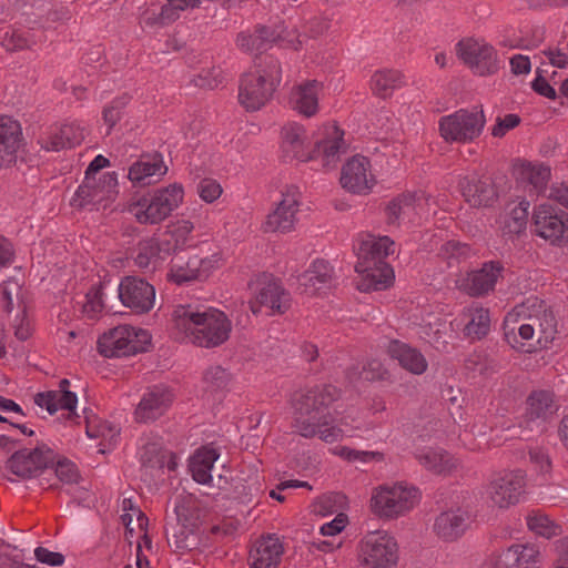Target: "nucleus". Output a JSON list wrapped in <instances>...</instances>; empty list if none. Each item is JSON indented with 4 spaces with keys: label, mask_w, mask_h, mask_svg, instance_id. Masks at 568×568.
<instances>
[{
    "label": "nucleus",
    "mask_w": 568,
    "mask_h": 568,
    "mask_svg": "<svg viewBox=\"0 0 568 568\" xmlns=\"http://www.w3.org/2000/svg\"><path fill=\"white\" fill-rule=\"evenodd\" d=\"M337 396L338 392L332 385L295 394L292 399L294 433L304 438L316 437L327 444L353 437L359 426L354 425V418L341 416L332 408Z\"/></svg>",
    "instance_id": "f257e3e1"
},
{
    "label": "nucleus",
    "mask_w": 568,
    "mask_h": 568,
    "mask_svg": "<svg viewBox=\"0 0 568 568\" xmlns=\"http://www.w3.org/2000/svg\"><path fill=\"white\" fill-rule=\"evenodd\" d=\"M344 132L335 124H326L318 129L315 142L306 128L297 122H290L281 131V154L285 161L318 162L322 168L336 165L345 151Z\"/></svg>",
    "instance_id": "f03ea898"
},
{
    "label": "nucleus",
    "mask_w": 568,
    "mask_h": 568,
    "mask_svg": "<svg viewBox=\"0 0 568 568\" xmlns=\"http://www.w3.org/2000/svg\"><path fill=\"white\" fill-rule=\"evenodd\" d=\"M172 322L182 341L205 348L225 343L232 329L231 321L222 311L203 305H178Z\"/></svg>",
    "instance_id": "7ed1b4c3"
},
{
    "label": "nucleus",
    "mask_w": 568,
    "mask_h": 568,
    "mask_svg": "<svg viewBox=\"0 0 568 568\" xmlns=\"http://www.w3.org/2000/svg\"><path fill=\"white\" fill-rule=\"evenodd\" d=\"M556 318L544 301L536 296L528 297L507 313L504 320V334L507 342L517 347V333L523 341H529L535 335L541 347L550 343L556 329Z\"/></svg>",
    "instance_id": "20e7f679"
},
{
    "label": "nucleus",
    "mask_w": 568,
    "mask_h": 568,
    "mask_svg": "<svg viewBox=\"0 0 568 568\" xmlns=\"http://www.w3.org/2000/svg\"><path fill=\"white\" fill-rule=\"evenodd\" d=\"M357 263L355 271L361 280L357 287L361 291L382 290L394 278V272L385 258L395 253V243L388 236L363 234L355 245Z\"/></svg>",
    "instance_id": "39448f33"
},
{
    "label": "nucleus",
    "mask_w": 568,
    "mask_h": 568,
    "mask_svg": "<svg viewBox=\"0 0 568 568\" xmlns=\"http://www.w3.org/2000/svg\"><path fill=\"white\" fill-rule=\"evenodd\" d=\"M281 79L282 71L277 59L271 55L261 58L254 70L244 74L241 80L240 103L250 111L260 109L268 101Z\"/></svg>",
    "instance_id": "423d86ee"
},
{
    "label": "nucleus",
    "mask_w": 568,
    "mask_h": 568,
    "mask_svg": "<svg viewBox=\"0 0 568 568\" xmlns=\"http://www.w3.org/2000/svg\"><path fill=\"white\" fill-rule=\"evenodd\" d=\"M420 499L419 490L406 483L379 485L373 489L369 507L379 518L394 519L409 513Z\"/></svg>",
    "instance_id": "0eeeda50"
},
{
    "label": "nucleus",
    "mask_w": 568,
    "mask_h": 568,
    "mask_svg": "<svg viewBox=\"0 0 568 568\" xmlns=\"http://www.w3.org/2000/svg\"><path fill=\"white\" fill-rule=\"evenodd\" d=\"M184 199V187L180 183H172L155 190L148 196H142L130 204L129 211L140 223H159L176 210Z\"/></svg>",
    "instance_id": "6e6552de"
},
{
    "label": "nucleus",
    "mask_w": 568,
    "mask_h": 568,
    "mask_svg": "<svg viewBox=\"0 0 568 568\" xmlns=\"http://www.w3.org/2000/svg\"><path fill=\"white\" fill-rule=\"evenodd\" d=\"M398 545L387 530L367 532L358 545L361 568H396Z\"/></svg>",
    "instance_id": "1a4fd4ad"
},
{
    "label": "nucleus",
    "mask_w": 568,
    "mask_h": 568,
    "mask_svg": "<svg viewBox=\"0 0 568 568\" xmlns=\"http://www.w3.org/2000/svg\"><path fill=\"white\" fill-rule=\"evenodd\" d=\"M150 342L151 335L146 329L124 324L102 334L98 348L104 357H121L145 351Z\"/></svg>",
    "instance_id": "9d476101"
},
{
    "label": "nucleus",
    "mask_w": 568,
    "mask_h": 568,
    "mask_svg": "<svg viewBox=\"0 0 568 568\" xmlns=\"http://www.w3.org/2000/svg\"><path fill=\"white\" fill-rule=\"evenodd\" d=\"M525 494L526 474L523 470H504L493 475L483 491L486 501L499 509L519 504Z\"/></svg>",
    "instance_id": "9b49d317"
},
{
    "label": "nucleus",
    "mask_w": 568,
    "mask_h": 568,
    "mask_svg": "<svg viewBox=\"0 0 568 568\" xmlns=\"http://www.w3.org/2000/svg\"><path fill=\"white\" fill-rule=\"evenodd\" d=\"M486 118L481 109H459L439 120V133L446 142L471 143L484 130Z\"/></svg>",
    "instance_id": "f8f14e48"
},
{
    "label": "nucleus",
    "mask_w": 568,
    "mask_h": 568,
    "mask_svg": "<svg viewBox=\"0 0 568 568\" xmlns=\"http://www.w3.org/2000/svg\"><path fill=\"white\" fill-rule=\"evenodd\" d=\"M118 175L115 172H105L99 176H89L78 187L71 200L74 207L93 205L106 207L118 195Z\"/></svg>",
    "instance_id": "ddd939ff"
},
{
    "label": "nucleus",
    "mask_w": 568,
    "mask_h": 568,
    "mask_svg": "<svg viewBox=\"0 0 568 568\" xmlns=\"http://www.w3.org/2000/svg\"><path fill=\"white\" fill-rule=\"evenodd\" d=\"M55 458L54 452L42 444L34 448H23L14 453L8 462V468L18 477H39L40 485L44 486L49 465Z\"/></svg>",
    "instance_id": "4468645a"
},
{
    "label": "nucleus",
    "mask_w": 568,
    "mask_h": 568,
    "mask_svg": "<svg viewBox=\"0 0 568 568\" xmlns=\"http://www.w3.org/2000/svg\"><path fill=\"white\" fill-rule=\"evenodd\" d=\"M455 50L464 64L477 75H490L499 69L497 51L483 39H463L456 44Z\"/></svg>",
    "instance_id": "2eb2a0df"
},
{
    "label": "nucleus",
    "mask_w": 568,
    "mask_h": 568,
    "mask_svg": "<svg viewBox=\"0 0 568 568\" xmlns=\"http://www.w3.org/2000/svg\"><path fill=\"white\" fill-rule=\"evenodd\" d=\"M532 223L538 236L555 245L568 243V215L549 203L537 205Z\"/></svg>",
    "instance_id": "dca6fc26"
},
{
    "label": "nucleus",
    "mask_w": 568,
    "mask_h": 568,
    "mask_svg": "<svg viewBox=\"0 0 568 568\" xmlns=\"http://www.w3.org/2000/svg\"><path fill=\"white\" fill-rule=\"evenodd\" d=\"M433 203L435 200L424 192L404 193L388 203L386 207L387 223L398 226L406 222H414L416 216L429 214Z\"/></svg>",
    "instance_id": "f3484780"
},
{
    "label": "nucleus",
    "mask_w": 568,
    "mask_h": 568,
    "mask_svg": "<svg viewBox=\"0 0 568 568\" xmlns=\"http://www.w3.org/2000/svg\"><path fill=\"white\" fill-rule=\"evenodd\" d=\"M300 190L296 186H285L281 191V200L275 209L266 216L264 230L266 232L286 233L294 229L300 206Z\"/></svg>",
    "instance_id": "a211bd4d"
},
{
    "label": "nucleus",
    "mask_w": 568,
    "mask_h": 568,
    "mask_svg": "<svg viewBox=\"0 0 568 568\" xmlns=\"http://www.w3.org/2000/svg\"><path fill=\"white\" fill-rule=\"evenodd\" d=\"M339 182L344 190L364 195L373 190L377 180L371 161L366 156L354 155L343 164Z\"/></svg>",
    "instance_id": "6ab92c4d"
},
{
    "label": "nucleus",
    "mask_w": 568,
    "mask_h": 568,
    "mask_svg": "<svg viewBox=\"0 0 568 568\" xmlns=\"http://www.w3.org/2000/svg\"><path fill=\"white\" fill-rule=\"evenodd\" d=\"M556 409L551 393L547 390L532 392L527 398L525 414L519 420L520 436L526 432L541 433L546 422Z\"/></svg>",
    "instance_id": "aec40b11"
},
{
    "label": "nucleus",
    "mask_w": 568,
    "mask_h": 568,
    "mask_svg": "<svg viewBox=\"0 0 568 568\" xmlns=\"http://www.w3.org/2000/svg\"><path fill=\"white\" fill-rule=\"evenodd\" d=\"M219 254H212L205 257L194 255L187 260L183 256H175L172 260L169 277L176 284L200 280L206 277L212 270L219 266Z\"/></svg>",
    "instance_id": "412c9836"
},
{
    "label": "nucleus",
    "mask_w": 568,
    "mask_h": 568,
    "mask_svg": "<svg viewBox=\"0 0 568 568\" xmlns=\"http://www.w3.org/2000/svg\"><path fill=\"white\" fill-rule=\"evenodd\" d=\"M122 304L135 313H146L153 308L155 302L154 287L142 278L128 276L118 287Z\"/></svg>",
    "instance_id": "4be33fe9"
},
{
    "label": "nucleus",
    "mask_w": 568,
    "mask_h": 568,
    "mask_svg": "<svg viewBox=\"0 0 568 568\" xmlns=\"http://www.w3.org/2000/svg\"><path fill=\"white\" fill-rule=\"evenodd\" d=\"M504 267L499 262L484 263L479 270L468 273L457 281L458 287L471 296H480L493 291L501 277Z\"/></svg>",
    "instance_id": "5701e85b"
},
{
    "label": "nucleus",
    "mask_w": 568,
    "mask_h": 568,
    "mask_svg": "<svg viewBox=\"0 0 568 568\" xmlns=\"http://www.w3.org/2000/svg\"><path fill=\"white\" fill-rule=\"evenodd\" d=\"M172 392L164 385H155L143 394L136 409L135 418L139 422H150L162 416L171 406Z\"/></svg>",
    "instance_id": "b1692460"
},
{
    "label": "nucleus",
    "mask_w": 568,
    "mask_h": 568,
    "mask_svg": "<svg viewBox=\"0 0 568 568\" xmlns=\"http://www.w3.org/2000/svg\"><path fill=\"white\" fill-rule=\"evenodd\" d=\"M288 306L290 294L272 278L260 284L255 297L250 302V308L254 314H257L262 307L271 310L272 313H283Z\"/></svg>",
    "instance_id": "393cba45"
},
{
    "label": "nucleus",
    "mask_w": 568,
    "mask_h": 568,
    "mask_svg": "<svg viewBox=\"0 0 568 568\" xmlns=\"http://www.w3.org/2000/svg\"><path fill=\"white\" fill-rule=\"evenodd\" d=\"M168 172L163 155L150 153L131 164L128 179L136 186H146L159 181Z\"/></svg>",
    "instance_id": "a878e982"
},
{
    "label": "nucleus",
    "mask_w": 568,
    "mask_h": 568,
    "mask_svg": "<svg viewBox=\"0 0 568 568\" xmlns=\"http://www.w3.org/2000/svg\"><path fill=\"white\" fill-rule=\"evenodd\" d=\"M323 85L316 80H307L296 84L290 95V106L305 118L314 116L320 109V97Z\"/></svg>",
    "instance_id": "bb28decb"
},
{
    "label": "nucleus",
    "mask_w": 568,
    "mask_h": 568,
    "mask_svg": "<svg viewBox=\"0 0 568 568\" xmlns=\"http://www.w3.org/2000/svg\"><path fill=\"white\" fill-rule=\"evenodd\" d=\"M286 40L294 49H298L302 47L304 40L301 39V36L293 39L283 36V31H273L265 27L256 28L253 32L244 31L237 36V47L250 53H257L265 50L272 42L275 40Z\"/></svg>",
    "instance_id": "cd10ccee"
},
{
    "label": "nucleus",
    "mask_w": 568,
    "mask_h": 568,
    "mask_svg": "<svg viewBox=\"0 0 568 568\" xmlns=\"http://www.w3.org/2000/svg\"><path fill=\"white\" fill-rule=\"evenodd\" d=\"M69 386L70 382L68 379H61L58 389L37 394L34 403L51 415L58 410H64L68 416H71L75 413L78 397L75 393L69 389Z\"/></svg>",
    "instance_id": "c85d7f7f"
},
{
    "label": "nucleus",
    "mask_w": 568,
    "mask_h": 568,
    "mask_svg": "<svg viewBox=\"0 0 568 568\" xmlns=\"http://www.w3.org/2000/svg\"><path fill=\"white\" fill-rule=\"evenodd\" d=\"M470 524V515L464 509H452L439 514L434 523V532L444 541H455L460 538Z\"/></svg>",
    "instance_id": "c756f323"
},
{
    "label": "nucleus",
    "mask_w": 568,
    "mask_h": 568,
    "mask_svg": "<svg viewBox=\"0 0 568 568\" xmlns=\"http://www.w3.org/2000/svg\"><path fill=\"white\" fill-rule=\"evenodd\" d=\"M452 324L457 329H462L465 336L471 339H479L489 332V312L474 303L464 308L463 313Z\"/></svg>",
    "instance_id": "7c9ffc66"
},
{
    "label": "nucleus",
    "mask_w": 568,
    "mask_h": 568,
    "mask_svg": "<svg viewBox=\"0 0 568 568\" xmlns=\"http://www.w3.org/2000/svg\"><path fill=\"white\" fill-rule=\"evenodd\" d=\"M284 548L280 538L267 535L258 539L250 551V568H277Z\"/></svg>",
    "instance_id": "2f4dec72"
},
{
    "label": "nucleus",
    "mask_w": 568,
    "mask_h": 568,
    "mask_svg": "<svg viewBox=\"0 0 568 568\" xmlns=\"http://www.w3.org/2000/svg\"><path fill=\"white\" fill-rule=\"evenodd\" d=\"M21 141L19 122L10 116H0V168L17 161Z\"/></svg>",
    "instance_id": "473e14b6"
},
{
    "label": "nucleus",
    "mask_w": 568,
    "mask_h": 568,
    "mask_svg": "<svg viewBox=\"0 0 568 568\" xmlns=\"http://www.w3.org/2000/svg\"><path fill=\"white\" fill-rule=\"evenodd\" d=\"M458 186L465 202L473 207L490 205L496 195L491 183L475 174L462 178Z\"/></svg>",
    "instance_id": "72a5a7b5"
},
{
    "label": "nucleus",
    "mask_w": 568,
    "mask_h": 568,
    "mask_svg": "<svg viewBox=\"0 0 568 568\" xmlns=\"http://www.w3.org/2000/svg\"><path fill=\"white\" fill-rule=\"evenodd\" d=\"M540 550L535 544H516L507 548L499 558L505 568H538Z\"/></svg>",
    "instance_id": "f704fd0d"
},
{
    "label": "nucleus",
    "mask_w": 568,
    "mask_h": 568,
    "mask_svg": "<svg viewBox=\"0 0 568 568\" xmlns=\"http://www.w3.org/2000/svg\"><path fill=\"white\" fill-rule=\"evenodd\" d=\"M219 457L220 453L211 445L196 449L189 459V469L193 479L201 485H211L212 469Z\"/></svg>",
    "instance_id": "c9c22d12"
},
{
    "label": "nucleus",
    "mask_w": 568,
    "mask_h": 568,
    "mask_svg": "<svg viewBox=\"0 0 568 568\" xmlns=\"http://www.w3.org/2000/svg\"><path fill=\"white\" fill-rule=\"evenodd\" d=\"M387 352L392 358L398 361L399 365L412 374L422 375L428 367L425 356L418 349L403 342L390 341L387 345Z\"/></svg>",
    "instance_id": "e433bc0d"
},
{
    "label": "nucleus",
    "mask_w": 568,
    "mask_h": 568,
    "mask_svg": "<svg viewBox=\"0 0 568 568\" xmlns=\"http://www.w3.org/2000/svg\"><path fill=\"white\" fill-rule=\"evenodd\" d=\"M332 280V268L325 261H314L310 267L298 276V288L305 294H317L326 288Z\"/></svg>",
    "instance_id": "4c0bfd02"
},
{
    "label": "nucleus",
    "mask_w": 568,
    "mask_h": 568,
    "mask_svg": "<svg viewBox=\"0 0 568 568\" xmlns=\"http://www.w3.org/2000/svg\"><path fill=\"white\" fill-rule=\"evenodd\" d=\"M418 463L427 470L446 475L457 467V459L442 448H423L414 453Z\"/></svg>",
    "instance_id": "58836bf2"
},
{
    "label": "nucleus",
    "mask_w": 568,
    "mask_h": 568,
    "mask_svg": "<svg viewBox=\"0 0 568 568\" xmlns=\"http://www.w3.org/2000/svg\"><path fill=\"white\" fill-rule=\"evenodd\" d=\"M87 435L89 438L99 439V453L105 454L116 445L120 427L112 422L93 417L87 422Z\"/></svg>",
    "instance_id": "ea45409f"
},
{
    "label": "nucleus",
    "mask_w": 568,
    "mask_h": 568,
    "mask_svg": "<svg viewBox=\"0 0 568 568\" xmlns=\"http://www.w3.org/2000/svg\"><path fill=\"white\" fill-rule=\"evenodd\" d=\"M193 225L191 222L184 220L178 221L170 225L156 240L163 253L169 255L171 252L183 248L190 243Z\"/></svg>",
    "instance_id": "a19ab883"
},
{
    "label": "nucleus",
    "mask_w": 568,
    "mask_h": 568,
    "mask_svg": "<svg viewBox=\"0 0 568 568\" xmlns=\"http://www.w3.org/2000/svg\"><path fill=\"white\" fill-rule=\"evenodd\" d=\"M529 206L530 204L526 200L508 204L505 214L498 220L501 232L508 235L523 232L527 224Z\"/></svg>",
    "instance_id": "79ce46f5"
},
{
    "label": "nucleus",
    "mask_w": 568,
    "mask_h": 568,
    "mask_svg": "<svg viewBox=\"0 0 568 568\" xmlns=\"http://www.w3.org/2000/svg\"><path fill=\"white\" fill-rule=\"evenodd\" d=\"M123 514L121 515V523L126 528V538H132L133 534L138 531L142 535L145 545H150V539L146 534L148 517L136 508L130 498H124L122 501Z\"/></svg>",
    "instance_id": "37998d69"
},
{
    "label": "nucleus",
    "mask_w": 568,
    "mask_h": 568,
    "mask_svg": "<svg viewBox=\"0 0 568 568\" xmlns=\"http://www.w3.org/2000/svg\"><path fill=\"white\" fill-rule=\"evenodd\" d=\"M50 471L44 480V488H58L61 485H72L77 483L79 474L77 467L70 460L62 458L53 460L49 465Z\"/></svg>",
    "instance_id": "c03bdc74"
},
{
    "label": "nucleus",
    "mask_w": 568,
    "mask_h": 568,
    "mask_svg": "<svg viewBox=\"0 0 568 568\" xmlns=\"http://www.w3.org/2000/svg\"><path fill=\"white\" fill-rule=\"evenodd\" d=\"M165 255L158 240L149 239L140 242L134 256V263L140 268L154 270L164 260Z\"/></svg>",
    "instance_id": "a18cd8bd"
},
{
    "label": "nucleus",
    "mask_w": 568,
    "mask_h": 568,
    "mask_svg": "<svg viewBox=\"0 0 568 568\" xmlns=\"http://www.w3.org/2000/svg\"><path fill=\"white\" fill-rule=\"evenodd\" d=\"M527 526L531 532L545 538H551L560 535L561 527L555 523L548 515L538 510H532L527 515Z\"/></svg>",
    "instance_id": "49530a36"
},
{
    "label": "nucleus",
    "mask_w": 568,
    "mask_h": 568,
    "mask_svg": "<svg viewBox=\"0 0 568 568\" xmlns=\"http://www.w3.org/2000/svg\"><path fill=\"white\" fill-rule=\"evenodd\" d=\"M402 84V74L395 70L377 71L372 77L371 87L375 94L387 97Z\"/></svg>",
    "instance_id": "de8ad7c7"
},
{
    "label": "nucleus",
    "mask_w": 568,
    "mask_h": 568,
    "mask_svg": "<svg viewBox=\"0 0 568 568\" xmlns=\"http://www.w3.org/2000/svg\"><path fill=\"white\" fill-rule=\"evenodd\" d=\"M549 174L550 171L545 165L523 163L519 166L520 179L529 183L537 193L545 190Z\"/></svg>",
    "instance_id": "09e8293b"
},
{
    "label": "nucleus",
    "mask_w": 568,
    "mask_h": 568,
    "mask_svg": "<svg viewBox=\"0 0 568 568\" xmlns=\"http://www.w3.org/2000/svg\"><path fill=\"white\" fill-rule=\"evenodd\" d=\"M63 141H51L48 148L54 152L64 148H73L81 143L84 138V129L77 122H71L58 128Z\"/></svg>",
    "instance_id": "8fccbe9b"
},
{
    "label": "nucleus",
    "mask_w": 568,
    "mask_h": 568,
    "mask_svg": "<svg viewBox=\"0 0 568 568\" xmlns=\"http://www.w3.org/2000/svg\"><path fill=\"white\" fill-rule=\"evenodd\" d=\"M14 414L23 416L22 408L12 399L0 396V422L8 423L11 427L17 428L26 436H32L33 430L29 429L26 425L19 423L18 418L7 417V415Z\"/></svg>",
    "instance_id": "3c124183"
},
{
    "label": "nucleus",
    "mask_w": 568,
    "mask_h": 568,
    "mask_svg": "<svg viewBox=\"0 0 568 568\" xmlns=\"http://www.w3.org/2000/svg\"><path fill=\"white\" fill-rule=\"evenodd\" d=\"M331 452L333 455L338 456L347 462L368 464L384 460V454L381 452L356 450L347 446H336Z\"/></svg>",
    "instance_id": "603ef678"
},
{
    "label": "nucleus",
    "mask_w": 568,
    "mask_h": 568,
    "mask_svg": "<svg viewBox=\"0 0 568 568\" xmlns=\"http://www.w3.org/2000/svg\"><path fill=\"white\" fill-rule=\"evenodd\" d=\"M196 504V498L192 495L179 496L174 507L178 519L184 525H195L200 518Z\"/></svg>",
    "instance_id": "864d4df0"
},
{
    "label": "nucleus",
    "mask_w": 568,
    "mask_h": 568,
    "mask_svg": "<svg viewBox=\"0 0 568 568\" xmlns=\"http://www.w3.org/2000/svg\"><path fill=\"white\" fill-rule=\"evenodd\" d=\"M494 426H499L501 428H509L506 422L504 420H497V422H487L486 416L484 415H477L475 417L474 423L471 424L469 429H465L464 434H460V440L464 443L465 446H468L469 449H476L477 447L474 445H470L467 443V435L473 434L475 436H485L488 430L493 429Z\"/></svg>",
    "instance_id": "5fc2aeb1"
},
{
    "label": "nucleus",
    "mask_w": 568,
    "mask_h": 568,
    "mask_svg": "<svg viewBox=\"0 0 568 568\" xmlns=\"http://www.w3.org/2000/svg\"><path fill=\"white\" fill-rule=\"evenodd\" d=\"M231 381V375L221 366H212L204 374V383L211 390L225 388Z\"/></svg>",
    "instance_id": "6e6d98bb"
},
{
    "label": "nucleus",
    "mask_w": 568,
    "mask_h": 568,
    "mask_svg": "<svg viewBox=\"0 0 568 568\" xmlns=\"http://www.w3.org/2000/svg\"><path fill=\"white\" fill-rule=\"evenodd\" d=\"M345 497L341 494H328L322 496L314 505V511L327 516L337 511L344 504Z\"/></svg>",
    "instance_id": "4d7b16f0"
},
{
    "label": "nucleus",
    "mask_w": 568,
    "mask_h": 568,
    "mask_svg": "<svg viewBox=\"0 0 568 568\" xmlns=\"http://www.w3.org/2000/svg\"><path fill=\"white\" fill-rule=\"evenodd\" d=\"M103 306V293L101 287H92L85 294V302L82 306L83 313L88 317L94 318L102 312Z\"/></svg>",
    "instance_id": "13d9d810"
},
{
    "label": "nucleus",
    "mask_w": 568,
    "mask_h": 568,
    "mask_svg": "<svg viewBox=\"0 0 568 568\" xmlns=\"http://www.w3.org/2000/svg\"><path fill=\"white\" fill-rule=\"evenodd\" d=\"M386 373L387 371L379 359H371L362 367L359 373L353 372L351 379L353 381L357 375L365 381L382 379Z\"/></svg>",
    "instance_id": "bf43d9fd"
},
{
    "label": "nucleus",
    "mask_w": 568,
    "mask_h": 568,
    "mask_svg": "<svg viewBox=\"0 0 568 568\" xmlns=\"http://www.w3.org/2000/svg\"><path fill=\"white\" fill-rule=\"evenodd\" d=\"M139 457L144 466L150 467L161 466L164 458L156 443L141 445L139 448Z\"/></svg>",
    "instance_id": "052dcab7"
},
{
    "label": "nucleus",
    "mask_w": 568,
    "mask_h": 568,
    "mask_svg": "<svg viewBox=\"0 0 568 568\" xmlns=\"http://www.w3.org/2000/svg\"><path fill=\"white\" fill-rule=\"evenodd\" d=\"M186 8H179L172 4V1L168 0V4L161 8V11L155 14L152 13L146 17L148 23H159V24H168L170 22L175 21L180 17V12L184 11Z\"/></svg>",
    "instance_id": "680f3d73"
},
{
    "label": "nucleus",
    "mask_w": 568,
    "mask_h": 568,
    "mask_svg": "<svg viewBox=\"0 0 568 568\" xmlns=\"http://www.w3.org/2000/svg\"><path fill=\"white\" fill-rule=\"evenodd\" d=\"M2 307L7 313H10L13 308L14 300L19 301L21 295V284L17 281H7L2 285Z\"/></svg>",
    "instance_id": "e2e57ef3"
},
{
    "label": "nucleus",
    "mask_w": 568,
    "mask_h": 568,
    "mask_svg": "<svg viewBox=\"0 0 568 568\" xmlns=\"http://www.w3.org/2000/svg\"><path fill=\"white\" fill-rule=\"evenodd\" d=\"M197 193L204 202L212 203L221 196L222 187L215 180L203 179L197 185Z\"/></svg>",
    "instance_id": "0e129e2a"
},
{
    "label": "nucleus",
    "mask_w": 568,
    "mask_h": 568,
    "mask_svg": "<svg viewBox=\"0 0 568 568\" xmlns=\"http://www.w3.org/2000/svg\"><path fill=\"white\" fill-rule=\"evenodd\" d=\"M529 460L540 474H547L551 467L548 453L541 447H530L528 450Z\"/></svg>",
    "instance_id": "69168bd1"
},
{
    "label": "nucleus",
    "mask_w": 568,
    "mask_h": 568,
    "mask_svg": "<svg viewBox=\"0 0 568 568\" xmlns=\"http://www.w3.org/2000/svg\"><path fill=\"white\" fill-rule=\"evenodd\" d=\"M545 59H542V63L546 61L556 68L564 69L568 65V53L562 48H548L542 52Z\"/></svg>",
    "instance_id": "338daca9"
},
{
    "label": "nucleus",
    "mask_w": 568,
    "mask_h": 568,
    "mask_svg": "<svg viewBox=\"0 0 568 568\" xmlns=\"http://www.w3.org/2000/svg\"><path fill=\"white\" fill-rule=\"evenodd\" d=\"M128 101L129 97H119L112 102L111 105L104 108L103 120L110 128L116 123L120 118L121 110L124 108Z\"/></svg>",
    "instance_id": "774afa93"
}]
</instances>
